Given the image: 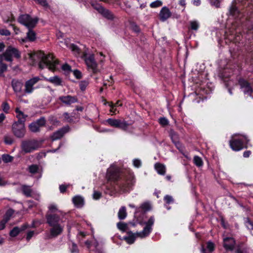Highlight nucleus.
<instances>
[{"mask_svg": "<svg viewBox=\"0 0 253 253\" xmlns=\"http://www.w3.org/2000/svg\"><path fill=\"white\" fill-rule=\"evenodd\" d=\"M120 169L116 164H112L107 169L106 178L107 182L105 184L106 189L110 194L120 190L122 192H127L130 190L135 180L133 176L119 181Z\"/></svg>", "mask_w": 253, "mask_h": 253, "instance_id": "1", "label": "nucleus"}, {"mask_svg": "<svg viewBox=\"0 0 253 253\" xmlns=\"http://www.w3.org/2000/svg\"><path fill=\"white\" fill-rule=\"evenodd\" d=\"M30 57L32 60L36 58L40 60L39 67L43 69L47 68L49 70L54 71L58 69L59 62L51 54L45 55L43 52L37 51L34 54H30Z\"/></svg>", "mask_w": 253, "mask_h": 253, "instance_id": "2", "label": "nucleus"}, {"mask_svg": "<svg viewBox=\"0 0 253 253\" xmlns=\"http://www.w3.org/2000/svg\"><path fill=\"white\" fill-rule=\"evenodd\" d=\"M46 222L51 228L49 230V237L53 238L61 234L64 229L63 220L56 213H47L46 215Z\"/></svg>", "mask_w": 253, "mask_h": 253, "instance_id": "3", "label": "nucleus"}, {"mask_svg": "<svg viewBox=\"0 0 253 253\" xmlns=\"http://www.w3.org/2000/svg\"><path fill=\"white\" fill-rule=\"evenodd\" d=\"M154 222V216L150 217L148 221L145 223V226L142 231L134 233L131 231L128 232L127 235L124 237V239L128 244H131L137 238L143 239L148 237L152 231V227Z\"/></svg>", "mask_w": 253, "mask_h": 253, "instance_id": "4", "label": "nucleus"}, {"mask_svg": "<svg viewBox=\"0 0 253 253\" xmlns=\"http://www.w3.org/2000/svg\"><path fill=\"white\" fill-rule=\"evenodd\" d=\"M249 140L246 135L235 134L229 142L231 149L234 151H240L244 148H248Z\"/></svg>", "mask_w": 253, "mask_h": 253, "instance_id": "5", "label": "nucleus"}, {"mask_svg": "<svg viewBox=\"0 0 253 253\" xmlns=\"http://www.w3.org/2000/svg\"><path fill=\"white\" fill-rule=\"evenodd\" d=\"M151 209V206L149 202H146L141 204L138 208H136L134 217L136 222L141 225H145L146 222H143V217L145 213Z\"/></svg>", "mask_w": 253, "mask_h": 253, "instance_id": "6", "label": "nucleus"}, {"mask_svg": "<svg viewBox=\"0 0 253 253\" xmlns=\"http://www.w3.org/2000/svg\"><path fill=\"white\" fill-rule=\"evenodd\" d=\"M85 63L89 71L93 73H96L99 71L97 63L96 62L93 54H86L84 55Z\"/></svg>", "mask_w": 253, "mask_h": 253, "instance_id": "7", "label": "nucleus"}, {"mask_svg": "<svg viewBox=\"0 0 253 253\" xmlns=\"http://www.w3.org/2000/svg\"><path fill=\"white\" fill-rule=\"evenodd\" d=\"M41 143L36 140H27L22 142L21 147L25 153H30L38 149Z\"/></svg>", "mask_w": 253, "mask_h": 253, "instance_id": "8", "label": "nucleus"}, {"mask_svg": "<svg viewBox=\"0 0 253 253\" xmlns=\"http://www.w3.org/2000/svg\"><path fill=\"white\" fill-rule=\"evenodd\" d=\"M18 21L28 29H32L37 23L38 19L31 17L29 14H25L20 15Z\"/></svg>", "mask_w": 253, "mask_h": 253, "instance_id": "9", "label": "nucleus"}, {"mask_svg": "<svg viewBox=\"0 0 253 253\" xmlns=\"http://www.w3.org/2000/svg\"><path fill=\"white\" fill-rule=\"evenodd\" d=\"M3 56L6 61L11 62L13 57L16 58L20 57V52L16 48L9 46L3 53Z\"/></svg>", "mask_w": 253, "mask_h": 253, "instance_id": "10", "label": "nucleus"}, {"mask_svg": "<svg viewBox=\"0 0 253 253\" xmlns=\"http://www.w3.org/2000/svg\"><path fill=\"white\" fill-rule=\"evenodd\" d=\"M12 130L16 137L22 138L26 132L25 124L14 122L12 126Z\"/></svg>", "mask_w": 253, "mask_h": 253, "instance_id": "11", "label": "nucleus"}, {"mask_svg": "<svg viewBox=\"0 0 253 253\" xmlns=\"http://www.w3.org/2000/svg\"><path fill=\"white\" fill-rule=\"evenodd\" d=\"M106 122L110 126L119 127L121 128L124 130H126L127 126H128V124L126 121L123 120L122 121L119 119H108L106 121Z\"/></svg>", "mask_w": 253, "mask_h": 253, "instance_id": "12", "label": "nucleus"}, {"mask_svg": "<svg viewBox=\"0 0 253 253\" xmlns=\"http://www.w3.org/2000/svg\"><path fill=\"white\" fill-rule=\"evenodd\" d=\"M236 26L233 24L231 29L225 32L226 39H228L234 42H239L240 40V36L236 35L237 32L236 31Z\"/></svg>", "mask_w": 253, "mask_h": 253, "instance_id": "13", "label": "nucleus"}, {"mask_svg": "<svg viewBox=\"0 0 253 253\" xmlns=\"http://www.w3.org/2000/svg\"><path fill=\"white\" fill-rule=\"evenodd\" d=\"M40 80L39 77H35L25 82L24 92L25 93H32L35 89L34 85Z\"/></svg>", "mask_w": 253, "mask_h": 253, "instance_id": "14", "label": "nucleus"}, {"mask_svg": "<svg viewBox=\"0 0 253 253\" xmlns=\"http://www.w3.org/2000/svg\"><path fill=\"white\" fill-rule=\"evenodd\" d=\"M213 90V87L212 86H208L207 88L205 87L203 84H200V86L198 89L196 93L200 95V97H201L202 99H206L208 98L207 95L210 94Z\"/></svg>", "mask_w": 253, "mask_h": 253, "instance_id": "15", "label": "nucleus"}, {"mask_svg": "<svg viewBox=\"0 0 253 253\" xmlns=\"http://www.w3.org/2000/svg\"><path fill=\"white\" fill-rule=\"evenodd\" d=\"M45 124V120L44 118L41 117L36 121L32 123L29 125L30 130L33 132H38L40 130V128L44 126Z\"/></svg>", "mask_w": 253, "mask_h": 253, "instance_id": "16", "label": "nucleus"}, {"mask_svg": "<svg viewBox=\"0 0 253 253\" xmlns=\"http://www.w3.org/2000/svg\"><path fill=\"white\" fill-rule=\"evenodd\" d=\"M91 5L94 9L107 18L109 19H113L114 18L113 14L109 10L103 8L100 4L92 3Z\"/></svg>", "mask_w": 253, "mask_h": 253, "instance_id": "17", "label": "nucleus"}, {"mask_svg": "<svg viewBox=\"0 0 253 253\" xmlns=\"http://www.w3.org/2000/svg\"><path fill=\"white\" fill-rule=\"evenodd\" d=\"M239 84L240 88L245 94L252 96V93L253 92L252 87L250 84L243 79H240L239 81Z\"/></svg>", "mask_w": 253, "mask_h": 253, "instance_id": "18", "label": "nucleus"}, {"mask_svg": "<svg viewBox=\"0 0 253 253\" xmlns=\"http://www.w3.org/2000/svg\"><path fill=\"white\" fill-rule=\"evenodd\" d=\"M70 128L67 126L58 129L51 136L50 138L52 141H55L61 138L64 135L69 131Z\"/></svg>", "mask_w": 253, "mask_h": 253, "instance_id": "19", "label": "nucleus"}, {"mask_svg": "<svg viewBox=\"0 0 253 253\" xmlns=\"http://www.w3.org/2000/svg\"><path fill=\"white\" fill-rule=\"evenodd\" d=\"M235 243V241L232 237H224L223 238V246L226 251H233Z\"/></svg>", "mask_w": 253, "mask_h": 253, "instance_id": "20", "label": "nucleus"}, {"mask_svg": "<svg viewBox=\"0 0 253 253\" xmlns=\"http://www.w3.org/2000/svg\"><path fill=\"white\" fill-rule=\"evenodd\" d=\"M59 99L63 103L68 105H70L78 101L77 98L75 96L71 95L62 96L59 97Z\"/></svg>", "mask_w": 253, "mask_h": 253, "instance_id": "21", "label": "nucleus"}, {"mask_svg": "<svg viewBox=\"0 0 253 253\" xmlns=\"http://www.w3.org/2000/svg\"><path fill=\"white\" fill-rule=\"evenodd\" d=\"M170 15L171 12L167 7L164 6L162 7L159 14L160 19L162 21H165L170 17Z\"/></svg>", "mask_w": 253, "mask_h": 253, "instance_id": "22", "label": "nucleus"}, {"mask_svg": "<svg viewBox=\"0 0 253 253\" xmlns=\"http://www.w3.org/2000/svg\"><path fill=\"white\" fill-rule=\"evenodd\" d=\"M170 135L172 141H173V143L175 144L176 147L179 149L181 153L184 155L185 157H186L187 159H190V158L188 156V154L184 152L183 149L179 147L180 144L179 143H176V140L177 138V135L176 133L173 131H171L170 133Z\"/></svg>", "mask_w": 253, "mask_h": 253, "instance_id": "23", "label": "nucleus"}, {"mask_svg": "<svg viewBox=\"0 0 253 253\" xmlns=\"http://www.w3.org/2000/svg\"><path fill=\"white\" fill-rule=\"evenodd\" d=\"M16 114V117L18 119V121L16 123H22L25 124L26 118L27 117V115H25L22 111L19 110V108H17L15 110Z\"/></svg>", "mask_w": 253, "mask_h": 253, "instance_id": "24", "label": "nucleus"}, {"mask_svg": "<svg viewBox=\"0 0 253 253\" xmlns=\"http://www.w3.org/2000/svg\"><path fill=\"white\" fill-rule=\"evenodd\" d=\"M28 226L27 224H25L23 225L20 228L18 227H15L10 231L9 235L11 237H16L21 231L25 230Z\"/></svg>", "mask_w": 253, "mask_h": 253, "instance_id": "25", "label": "nucleus"}, {"mask_svg": "<svg viewBox=\"0 0 253 253\" xmlns=\"http://www.w3.org/2000/svg\"><path fill=\"white\" fill-rule=\"evenodd\" d=\"M29 31L27 33V37L25 39H21L20 40L21 42H25L27 40H29L31 42H33L35 40L36 37V33L33 31L32 29H28Z\"/></svg>", "mask_w": 253, "mask_h": 253, "instance_id": "26", "label": "nucleus"}, {"mask_svg": "<svg viewBox=\"0 0 253 253\" xmlns=\"http://www.w3.org/2000/svg\"><path fill=\"white\" fill-rule=\"evenodd\" d=\"M74 205L78 208H82L84 205V199L80 196H76L72 199Z\"/></svg>", "mask_w": 253, "mask_h": 253, "instance_id": "27", "label": "nucleus"}, {"mask_svg": "<svg viewBox=\"0 0 253 253\" xmlns=\"http://www.w3.org/2000/svg\"><path fill=\"white\" fill-rule=\"evenodd\" d=\"M44 80L47 82L53 84L56 86L60 85L61 84V79L57 76H55L49 78H44Z\"/></svg>", "mask_w": 253, "mask_h": 253, "instance_id": "28", "label": "nucleus"}, {"mask_svg": "<svg viewBox=\"0 0 253 253\" xmlns=\"http://www.w3.org/2000/svg\"><path fill=\"white\" fill-rule=\"evenodd\" d=\"M12 213L13 211L12 210L7 211L4 218L0 221V230H2L5 228V224L9 220V216H11Z\"/></svg>", "mask_w": 253, "mask_h": 253, "instance_id": "29", "label": "nucleus"}, {"mask_svg": "<svg viewBox=\"0 0 253 253\" xmlns=\"http://www.w3.org/2000/svg\"><path fill=\"white\" fill-rule=\"evenodd\" d=\"M12 86L15 92H20L22 90L23 84L20 81L13 80L12 82Z\"/></svg>", "mask_w": 253, "mask_h": 253, "instance_id": "30", "label": "nucleus"}, {"mask_svg": "<svg viewBox=\"0 0 253 253\" xmlns=\"http://www.w3.org/2000/svg\"><path fill=\"white\" fill-rule=\"evenodd\" d=\"M214 249V244L211 241H209L207 243L206 249L203 247L201 248L202 253H211Z\"/></svg>", "mask_w": 253, "mask_h": 253, "instance_id": "31", "label": "nucleus"}, {"mask_svg": "<svg viewBox=\"0 0 253 253\" xmlns=\"http://www.w3.org/2000/svg\"><path fill=\"white\" fill-rule=\"evenodd\" d=\"M189 24V29L195 32L198 30L200 26L199 22L196 20L190 21Z\"/></svg>", "mask_w": 253, "mask_h": 253, "instance_id": "32", "label": "nucleus"}, {"mask_svg": "<svg viewBox=\"0 0 253 253\" xmlns=\"http://www.w3.org/2000/svg\"><path fill=\"white\" fill-rule=\"evenodd\" d=\"M155 168L159 174L164 175L165 174L166 167L164 165L160 163H156L155 165Z\"/></svg>", "mask_w": 253, "mask_h": 253, "instance_id": "33", "label": "nucleus"}, {"mask_svg": "<svg viewBox=\"0 0 253 253\" xmlns=\"http://www.w3.org/2000/svg\"><path fill=\"white\" fill-rule=\"evenodd\" d=\"M64 43L66 44V46L70 49L76 56H78L80 54V49L77 45L74 44H68L66 43V42H65Z\"/></svg>", "mask_w": 253, "mask_h": 253, "instance_id": "34", "label": "nucleus"}, {"mask_svg": "<svg viewBox=\"0 0 253 253\" xmlns=\"http://www.w3.org/2000/svg\"><path fill=\"white\" fill-rule=\"evenodd\" d=\"M118 218L121 219L123 220L124 219L127 215V213L126 211V208L125 207H122L118 212Z\"/></svg>", "mask_w": 253, "mask_h": 253, "instance_id": "35", "label": "nucleus"}, {"mask_svg": "<svg viewBox=\"0 0 253 253\" xmlns=\"http://www.w3.org/2000/svg\"><path fill=\"white\" fill-rule=\"evenodd\" d=\"M29 172L32 174L40 173V169L39 167L37 165H32L28 168Z\"/></svg>", "mask_w": 253, "mask_h": 253, "instance_id": "36", "label": "nucleus"}, {"mask_svg": "<svg viewBox=\"0 0 253 253\" xmlns=\"http://www.w3.org/2000/svg\"><path fill=\"white\" fill-rule=\"evenodd\" d=\"M22 190L23 194L27 197H30L32 196V190L30 186L24 185L22 187Z\"/></svg>", "mask_w": 253, "mask_h": 253, "instance_id": "37", "label": "nucleus"}, {"mask_svg": "<svg viewBox=\"0 0 253 253\" xmlns=\"http://www.w3.org/2000/svg\"><path fill=\"white\" fill-rule=\"evenodd\" d=\"M245 224L248 229L250 230H253V222L250 220L249 218H246L245 220Z\"/></svg>", "mask_w": 253, "mask_h": 253, "instance_id": "38", "label": "nucleus"}, {"mask_svg": "<svg viewBox=\"0 0 253 253\" xmlns=\"http://www.w3.org/2000/svg\"><path fill=\"white\" fill-rule=\"evenodd\" d=\"M118 229L123 232L126 231L127 229V225L123 222H119L117 223Z\"/></svg>", "mask_w": 253, "mask_h": 253, "instance_id": "39", "label": "nucleus"}, {"mask_svg": "<svg viewBox=\"0 0 253 253\" xmlns=\"http://www.w3.org/2000/svg\"><path fill=\"white\" fill-rule=\"evenodd\" d=\"M194 163L197 167H201L203 165L202 159L199 156H195L194 158Z\"/></svg>", "mask_w": 253, "mask_h": 253, "instance_id": "40", "label": "nucleus"}, {"mask_svg": "<svg viewBox=\"0 0 253 253\" xmlns=\"http://www.w3.org/2000/svg\"><path fill=\"white\" fill-rule=\"evenodd\" d=\"M163 4V2L162 1L160 0H157L155 1H153L151 2L150 4V6L151 8H157L161 6H162Z\"/></svg>", "mask_w": 253, "mask_h": 253, "instance_id": "41", "label": "nucleus"}, {"mask_svg": "<svg viewBox=\"0 0 253 253\" xmlns=\"http://www.w3.org/2000/svg\"><path fill=\"white\" fill-rule=\"evenodd\" d=\"M159 123L163 126H166L169 124V120L165 117H161L159 119Z\"/></svg>", "mask_w": 253, "mask_h": 253, "instance_id": "42", "label": "nucleus"}, {"mask_svg": "<svg viewBox=\"0 0 253 253\" xmlns=\"http://www.w3.org/2000/svg\"><path fill=\"white\" fill-rule=\"evenodd\" d=\"M2 160L4 163H9L12 161L13 157L7 154H3L2 155Z\"/></svg>", "mask_w": 253, "mask_h": 253, "instance_id": "43", "label": "nucleus"}, {"mask_svg": "<svg viewBox=\"0 0 253 253\" xmlns=\"http://www.w3.org/2000/svg\"><path fill=\"white\" fill-rule=\"evenodd\" d=\"M132 164L135 168H139L142 166V162L139 159H134L132 160Z\"/></svg>", "mask_w": 253, "mask_h": 253, "instance_id": "44", "label": "nucleus"}, {"mask_svg": "<svg viewBox=\"0 0 253 253\" xmlns=\"http://www.w3.org/2000/svg\"><path fill=\"white\" fill-rule=\"evenodd\" d=\"M2 19L4 23H12L15 21V18L11 14H10L7 17H3Z\"/></svg>", "mask_w": 253, "mask_h": 253, "instance_id": "45", "label": "nucleus"}, {"mask_svg": "<svg viewBox=\"0 0 253 253\" xmlns=\"http://www.w3.org/2000/svg\"><path fill=\"white\" fill-rule=\"evenodd\" d=\"M88 84V82L87 81H82L80 82L79 85L81 89L83 91L84 90Z\"/></svg>", "mask_w": 253, "mask_h": 253, "instance_id": "46", "label": "nucleus"}, {"mask_svg": "<svg viewBox=\"0 0 253 253\" xmlns=\"http://www.w3.org/2000/svg\"><path fill=\"white\" fill-rule=\"evenodd\" d=\"M221 0H210L211 4L216 7H219Z\"/></svg>", "mask_w": 253, "mask_h": 253, "instance_id": "47", "label": "nucleus"}, {"mask_svg": "<svg viewBox=\"0 0 253 253\" xmlns=\"http://www.w3.org/2000/svg\"><path fill=\"white\" fill-rule=\"evenodd\" d=\"M35 233L34 231H28L26 235V240L29 241L35 235Z\"/></svg>", "mask_w": 253, "mask_h": 253, "instance_id": "48", "label": "nucleus"}, {"mask_svg": "<svg viewBox=\"0 0 253 253\" xmlns=\"http://www.w3.org/2000/svg\"><path fill=\"white\" fill-rule=\"evenodd\" d=\"M164 201L166 202V204H169L173 203V199L171 196L166 195L164 197Z\"/></svg>", "mask_w": 253, "mask_h": 253, "instance_id": "49", "label": "nucleus"}, {"mask_svg": "<svg viewBox=\"0 0 253 253\" xmlns=\"http://www.w3.org/2000/svg\"><path fill=\"white\" fill-rule=\"evenodd\" d=\"M108 104L110 107V111L113 114H116V112L117 111L116 107L115 108L114 106H113V103L112 102H106L105 103V105Z\"/></svg>", "mask_w": 253, "mask_h": 253, "instance_id": "50", "label": "nucleus"}, {"mask_svg": "<svg viewBox=\"0 0 253 253\" xmlns=\"http://www.w3.org/2000/svg\"><path fill=\"white\" fill-rule=\"evenodd\" d=\"M10 32L5 29H0V35L2 36H9L10 35Z\"/></svg>", "mask_w": 253, "mask_h": 253, "instance_id": "51", "label": "nucleus"}, {"mask_svg": "<svg viewBox=\"0 0 253 253\" xmlns=\"http://www.w3.org/2000/svg\"><path fill=\"white\" fill-rule=\"evenodd\" d=\"M36 2L43 6L44 7H48V3L46 0H34Z\"/></svg>", "mask_w": 253, "mask_h": 253, "instance_id": "52", "label": "nucleus"}, {"mask_svg": "<svg viewBox=\"0 0 253 253\" xmlns=\"http://www.w3.org/2000/svg\"><path fill=\"white\" fill-rule=\"evenodd\" d=\"M4 140L5 143L8 145L11 144L13 142L12 138L9 136H5Z\"/></svg>", "mask_w": 253, "mask_h": 253, "instance_id": "53", "label": "nucleus"}, {"mask_svg": "<svg viewBox=\"0 0 253 253\" xmlns=\"http://www.w3.org/2000/svg\"><path fill=\"white\" fill-rule=\"evenodd\" d=\"M101 195L102 194L101 192L94 190L93 194V198L94 200H98L100 198Z\"/></svg>", "mask_w": 253, "mask_h": 253, "instance_id": "54", "label": "nucleus"}, {"mask_svg": "<svg viewBox=\"0 0 253 253\" xmlns=\"http://www.w3.org/2000/svg\"><path fill=\"white\" fill-rule=\"evenodd\" d=\"M2 110L6 113L8 112L9 110V106L6 102H3L2 104Z\"/></svg>", "mask_w": 253, "mask_h": 253, "instance_id": "55", "label": "nucleus"}, {"mask_svg": "<svg viewBox=\"0 0 253 253\" xmlns=\"http://www.w3.org/2000/svg\"><path fill=\"white\" fill-rule=\"evenodd\" d=\"M49 211L48 213H53L54 212L57 211L56 206L55 205H50L48 207Z\"/></svg>", "mask_w": 253, "mask_h": 253, "instance_id": "56", "label": "nucleus"}, {"mask_svg": "<svg viewBox=\"0 0 253 253\" xmlns=\"http://www.w3.org/2000/svg\"><path fill=\"white\" fill-rule=\"evenodd\" d=\"M71 252L72 253H76L78 252V247L76 244L73 243L71 247Z\"/></svg>", "mask_w": 253, "mask_h": 253, "instance_id": "57", "label": "nucleus"}, {"mask_svg": "<svg viewBox=\"0 0 253 253\" xmlns=\"http://www.w3.org/2000/svg\"><path fill=\"white\" fill-rule=\"evenodd\" d=\"M7 66L6 64L3 63L0 64V74L3 73L6 70Z\"/></svg>", "mask_w": 253, "mask_h": 253, "instance_id": "58", "label": "nucleus"}, {"mask_svg": "<svg viewBox=\"0 0 253 253\" xmlns=\"http://www.w3.org/2000/svg\"><path fill=\"white\" fill-rule=\"evenodd\" d=\"M25 205L28 206L30 208L33 207L35 205L33 201L30 200L25 202Z\"/></svg>", "mask_w": 253, "mask_h": 253, "instance_id": "59", "label": "nucleus"}, {"mask_svg": "<svg viewBox=\"0 0 253 253\" xmlns=\"http://www.w3.org/2000/svg\"><path fill=\"white\" fill-rule=\"evenodd\" d=\"M74 76L77 78L80 79L81 78L82 74L81 73L77 70H75L73 72Z\"/></svg>", "mask_w": 253, "mask_h": 253, "instance_id": "60", "label": "nucleus"}, {"mask_svg": "<svg viewBox=\"0 0 253 253\" xmlns=\"http://www.w3.org/2000/svg\"><path fill=\"white\" fill-rule=\"evenodd\" d=\"M62 69L65 71H69L71 70V67L68 64H64L62 66Z\"/></svg>", "mask_w": 253, "mask_h": 253, "instance_id": "61", "label": "nucleus"}, {"mask_svg": "<svg viewBox=\"0 0 253 253\" xmlns=\"http://www.w3.org/2000/svg\"><path fill=\"white\" fill-rule=\"evenodd\" d=\"M68 186V185H63V184L61 185L59 187L60 192L61 193H64L66 191Z\"/></svg>", "mask_w": 253, "mask_h": 253, "instance_id": "62", "label": "nucleus"}, {"mask_svg": "<svg viewBox=\"0 0 253 253\" xmlns=\"http://www.w3.org/2000/svg\"><path fill=\"white\" fill-rule=\"evenodd\" d=\"M228 69H225L223 73H221V77L223 78H226L230 76V75H226V73L227 72Z\"/></svg>", "mask_w": 253, "mask_h": 253, "instance_id": "63", "label": "nucleus"}, {"mask_svg": "<svg viewBox=\"0 0 253 253\" xmlns=\"http://www.w3.org/2000/svg\"><path fill=\"white\" fill-rule=\"evenodd\" d=\"M251 154V152L250 151H246L243 153V156L245 158H248Z\"/></svg>", "mask_w": 253, "mask_h": 253, "instance_id": "64", "label": "nucleus"}]
</instances>
